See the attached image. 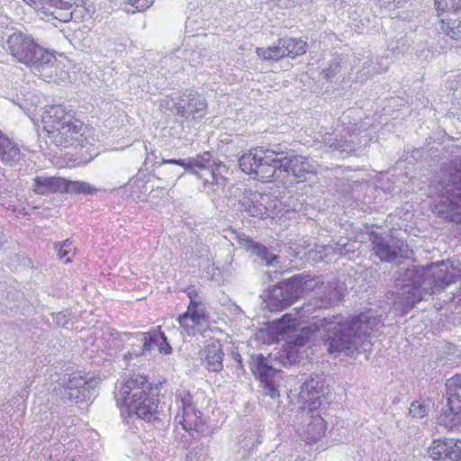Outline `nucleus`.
Here are the masks:
<instances>
[{
	"label": "nucleus",
	"mask_w": 461,
	"mask_h": 461,
	"mask_svg": "<svg viewBox=\"0 0 461 461\" xmlns=\"http://www.w3.org/2000/svg\"><path fill=\"white\" fill-rule=\"evenodd\" d=\"M291 314L283 316L278 324V330L283 335H287L286 339L289 345L304 346L310 339L311 335L315 331H324L326 333L325 345L330 353H344L347 356L363 348L366 350L369 345V339L374 330L380 326V319L372 315L370 312H362L359 315L353 316L349 321H342L339 317L320 318V315L311 314L308 321H314L310 326L303 327L299 330H294L293 335H288L294 323L291 322ZM300 318V312H298ZM294 322L295 319L292 320ZM307 321H304L306 322ZM292 354V346H289Z\"/></svg>",
	"instance_id": "1"
},
{
	"label": "nucleus",
	"mask_w": 461,
	"mask_h": 461,
	"mask_svg": "<svg viewBox=\"0 0 461 461\" xmlns=\"http://www.w3.org/2000/svg\"><path fill=\"white\" fill-rule=\"evenodd\" d=\"M326 389L324 381L316 377L303 382L298 393L290 390L288 394L292 401L297 397L298 402L303 403L296 416L297 431L309 443L318 441L326 431V422L318 410Z\"/></svg>",
	"instance_id": "2"
},
{
	"label": "nucleus",
	"mask_w": 461,
	"mask_h": 461,
	"mask_svg": "<svg viewBox=\"0 0 461 461\" xmlns=\"http://www.w3.org/2000/svg\"><path fill=\"white\" fill-rule=\"evenodd\" d=\"M9 53L20 63L44 78H50L55 56L43 49L28 34L14 32L6 40Z\"/></svg>",
	"instance_id": "3"
},
{
	"label": "nucleus",
	"mask_w": 461,
	"mask_h": 461,
	"mask_svg": "<svg viewBox=\"0 0 461 461\" xmlns=\"http://www.w3.org/2000/svg\"><path fill=\"white\" fill-rule=\"evenodd\" d=\"M282 151L275 149H256L254 152L242 155L239 159L240 169L265 182L279 181L287 184L281 168Z\"/></svg>",
	"instance_id": "4"
},
{
	"label": "nucleus",
	"mask_w": 461,
	"mask_h": 461,
	"mask_svg": "<svg viewBox=\"0 0 461 461\" xmlns=\"http://www.w3.org/2000/svg\"><path fill=\"white\" fill-rule=\"evenodd\" d=\"M434 294L431 282L422 280L420 271L413 267L407 268L404 273L396 279L394 290L391 292L394 306L402 312H408L415 303L424 298L426 294Z\"/></svg>",
	"instance_id": "5"
},
{
	"label": "nucleus",
	"mask_w": 461,
	"mask_h": 461,
	"mask_svg": "<svg viewBox=\"0 0 461 461\" xmlns=\"http://www.w3.org/2000/svg\"><path fill=\"white\" fill-rule=\"evenodd\" d=\"M316 285L317 282L308 276H294L272 289L267 307L272 312L282 311L303 296V293L313 291Z\"/></svg>",
	"instance_id": "6"
},
{
	"label": "nucleus",
	"mask_w": 461,
	"mask_h": 461,
	"mask_svg": "<svg viewBox=\"0 0 461 461\" xmlns=\"http://www.w3.org/2000/svg\"><path fill=\"white\" fill-rule=\"evenodd\" d=\"M40 122L43 131L59 145L70 144L83 130V123L79 120L69 117H41L33 120L35 126H39Z\"/></svg>",
	"instance_id": "7"
},
{
	"label": "nucleus",
	"mask_w": 461,
	"mask_h": 461,
	"mask_svg": "<svg viewBox=\"0 0 461 461\" xmlns=\"http://www.w3.org/2000/svg\"><path fill=\"white\" fill-rule=\"evenodd\" d=\"M317 285L313 290H316V296L308 303L303 304L300 310V318L303 321H309L311 314L319 312L321 309L331 306L341 300L344 288L338 282L324 284L315 279Z\"/></svg>",
	"instance_id": "8"
},
{
	"label": "nucleus",
	"mask_w": 461,
	"mask_h": 461,
	"mask_svg": "<svg viewBox=\"0 0 461 461\" xmlns=\"http://www.w3.org/2000/svg\"><path fill=\"white\" fill-rule=\"evenodd\" d=\"M449 397L447 407L442 409L438 422L447 429L461 423V375L448 379L446 384Z\"/></svg>",
	"instance_id": "9"
},
{
	"label": "nucleus",
	"mask_w": 461,
	"mask_h": 461,
	"mask_svg": "<svg viewBox=\"0 0 461 461\" xmlns=\"http://www.w3.org/2000/svg\"><path fill=\"white\" fill-rule=\"evenodd\" d=\"M33 190L39 194L49 193L90 194L95 189L86 182L69 181L58 176H37Z\"/></svg>",
	"instance_id": "10"
},
{
	"label": "nucleus",
	"mask_w": 461,
	"mask_h": 461,
	"mask_svg": "<svg viewBox=\"0 0 461 461\" xmlns=\"http://www.w3.org/2000/svg\"><path fill=\"white\" fill-rule=\"evenodd\" d=\"M249 366L251 372L259 379L264 393L273 399L279 396L275 380L279 369L273 366L272 357H265L262 354L253 355L250 357Z\"/></svg>",
	"instance_id": "11"
},
{
	"label": "nucleus",
	"mask_w": 461,
	"mask_h": 461,
	"mask_svg": "<svg viewBox=\"0 0 461 461\" xmlns=\"http://www.w3.org/2000/svg\"><path fill=\"white\" fill-rule=\"evenodd\" d=\"M422 280H429L434 293L439 291L461 277V269L455 267L449 261L434 263L428 269H419Z\"/></svg>",
	"instance_id": "12"
},
{
	"label": "nucleus",
	"mask_w": 461,
	"mask_h": 461,
	"mask_svg": "<svg viewBox=\"0 0 461 461\" xmlns=\"http://www.w3.org/2000/svg\"><path fill=\"white\" fill-rule=\"evenodd\" d=\"M165 164H176L182 167L185 170L190 171L193 174L199 176L195 168L200 170H205L211 168L210 177L204 178V184L211 183L216 185H224L225 178L220 175H217L214 169L212 167L214 161L212 160V155L210 152H203L194 158H188L186 159H163L160 165Z\"/></svg>",
	"instance_id": "13"
},
{
	"label": "nucleus",
	"mask_w": 461,
	"mask_h": 461,
	"mask_svg": "<svg viewBox=\"0 0 461 461\" xmlns=\"http://www.w3.org/2000/svg\"><path fill=\"white\" fill-rule=\"evenodd\" d=\"M97 385L96 379H86L78 374H72L64 388L63 395L68 401L76 403L89 401L94 396Z\"/></svg>",
	"instance_id": "14"
},
{
	"label": "nucleus",
	"mask_w": 461,
	"mask_h": 461,
	"mask_svg": "<svg viewBox=\"0 0 461 461\" xmlns=\"http://www.w3.org/2000/svg\"><path fill=\"white\" fill-rule=\"evenodd\" d=\"M176 403L182 409V414H177L179 423L185 430L202 431L203 428V418L193 404L192 396L186 390H177L176 393Z\"/></svg>",
	"instance_id": "15"
},
{
	"label": "nucleus",
	"mask_w": 461,
	"mask_h": 461,
	"mask_svg": "<svg viewBox=\"0 0 461 461\" xmlns=\"http://www.w3.org/2000/svg\"><path fill=\"white\" fill-rule=\"evenodd\" d=\"M440 193V203L446 207V212L461 215V168L449 174L447 182L442 184Z\"/></svg>",
	"instance_id": "16"
},
{
	"label": "nucleus",
	"mask_w": 461,
	"mask_h": 461,
	"mask_svg": "<svg viewBox=\"0 0 461 461\" xmlns=\"http://www.w3.org/2000/svg\"><path fill=\"white\" fill-rule=\"evenodd\" d=\"M437 15L439 18L438 27L437 30L448 37H458L461 35V20L455 28L447 25V20L454 18L461 14V0H433Z\"/></svg>",
	"instance_id": "17"
},
{
	"label": "nucleus",
	"mask_w": 461,
	"mask_h": 461,
	"mask_svg": "<svg viewBox=\"0 0 461 461\" xmlns=\"http://www.w3.org/2000/svg\"><path fill=\"white\" fill-rule=\"evenodd\" d=\"M150 388L146 376L141 375H130L123 380L118 393V400H122L126 406L128 402L141 400L147 396Z\"/></svg>",
	"instance_id": "18"
},
{
	"label": "nucleus",
	"mask_w": 461,
	"mask_h": 461,
	"mask_svg": "<svg viewBox=\"0 0 461 461\" xmlns=\"http://www.w3.org/2000/svg\"><path fill=\"white\" fill-rule=\"evenodd\" d=\"M275 202L269 194L258 192L245 193L240 201L242 211L252 217L262 218L274 207Z\"/></svg>",
	"instance_id": "19"
},
{
	"label": "nucleus",
	"mask_w": 461,
	"mask_h": 461,
	"mask_svg": "<svg viewBox=\"0 0 461 461\" xmlns=\"http://www.w3.org/2000/svg\"><path fill=\"white\" fill-rule=\"evenodd\" d=\"M282 163L281 168L285 169L284 176L287 183H292L289 178L292 176L298 182H303L305 179L306 174L313 172V167L310 164L307 158L303 156H291L288 157L285 152L282 151Z\"/></svg>",
	"instance_id": "20"
},
{
	"label": "nucleus",
	"mask_w": 461,
	"mask_h": 461,
	"mask_svg": "<svg viewBox=\"0 0 461 461\" xmlns=\"http://www.w3.org/2000/svg\"><path fill=\"white\" fill-rule=\"evenodd\" d=\"M408 247L399 240H385L383 238L375 237L373 240L374 253L384 262H393L399 258H408Z\"/></svg>",
	"instance_id": "21"
},
{
	"label": "nucleus",
	"mask_w": 461,
	"mask_h": 461,
	"mask_svg": "<svg viewBox=\"0 0 461 461\" xmlns=\"http://www.w3.org/2000/svg\"><path fill=\"white\" fill-rule=\"evenodd\" d=\"M428 453L433 460L461 461V440H434Z\"/></svg>",
	"instance_id": "22"
},
{
	"label": "nucleus",
	"mask_w": 461,
	"mask_h": 461,
	"mask_svg": "<svg viewBox=\"0 0 461 461\" xmlns=\"http://www.w3.org/2000/svg\"><path fill=\"white\" fill-rule=\"evenodd\" d=\"M122 340L131 347V350L125 355V358H132V357H140L145 352L151 351L154 348V344L158 342V335L150 332L124 333Z\"/></svg>",
	"instance_id": "23"
},
{
	"label": "nucleus",
	"mask_w": 461,
	"mask_h": 461,
	"mask_svg": "<svg viewBox=\"0 0 461 461\" xmlns=\"http://www.w3.org/2000/svg\"><path fill=\"white\" fill-rule=\"evenodd\" d=\"M125 407L130 416L135 414L139 419L148 422L158 419V400L154 397L145 396L141 400L128 402Z\"/></svg>",
	"instance_id": "24"
},
{
	"label": "nucleus",
	"mask_w": 461,
	"mask_h": 461,
	"mask_svg": "<svg viewBox=\"0 0 461 461\" xmlns=\"http://www.w3.org/2000/svg\"><path fill=\"white\" fill-rule=\"evenodd\" d=\"M238 240L255 260L265 266H275L279 263L278 257L268 250L264 245L251 240L245 235L238 236Z\"/></svg>",
	"instance_id": "25"
},
{
	"label": "nucleus",
	"mask_w": 461,
	"mask_h": 461,
	"mask_svg": "<svg viewBox=\"0 0 461 461\" xmlns=\"http://www.w3.org/2000/svg\"><path fill=\"white\" fill-rule=\"evenodd\" d=\"M204 312L201 309H196L194 302L187 306L186 312L177 317V322L181 329V333L188 336H194L196 333V326L202 324L204 321Z\"/></svg>",
	"instance_id": "26"
},
{
	"label": "nucleus",
	"mask_w": 461,
	"mask_h": 461,
	"mask_svg": "<svg viewBox=\"0 0 461 461\" xmlns=\"http://www.w3.org/2000/svg\"><path fill=\"white\" fill-rule=\"evenodd\" d=\"M23 158L19 146L0 131V160L10 167L15 166Z\"/></svg>",
	"instance_id": "27"
},
{
	"label": "nucleus",
	"mask_w": 461,
	"mask_h": 461,
	"mask_svg": "<svg viewBox=\"0 0 461 461\" xmlns=\"http://www.w3.org/2000/svg\"><path fill=\"white\" fill-rule=\"evenodd\" d=\"M201 358H204L206 368L211 372H219L222 369V349L218 340L210 341L204 349L200 352Z\"/></svg>",
	"instance_id": "28"
},
{
	"label": "nucleus",
	"mask_w": 461,
	"mask_h": 461,
	"mask_svg": "<svg viewBox=\"0 0 461 461\" xmlns=\"http://www.w3.org/2000/svg\"><path fill=\"white\" fill-rule=\"evenodd\" d=\"M349 140H346L342 136L339 138L338 135L329 134L324 138V144L330 151L338 150L340 153L356 154L360 148L356 147L355 139H357V137L349 135Z\"/></svg>",
	"instance_id": "29"
},
{
	"label": "nucleus",
	"mask_w": 461,
	"mask_h": 461,
	"mask_svg": "<svg viewBox=\"0 0 461 461\" xmlns=\"http://www.w3.org/2000/svg\"><path fill=\"white\" fill-rule=\"evenodd\" d=\"M80 1L81 0H50L48 7L50 12L48 14L60 21L68 22L72 19V12H69V10L73 6H78Z\"/></svg>",
	"instance_id": "30"
},
{
	"label": "nucleus",
	"mask_w": 461,
	"mask_h": 461,
	"mask_svg": "<svg viewBox=\"0 0 461 461\" xmlns=\"http://www.w3.org/2000/svg\"><path fill=\"white\" fill-rule=\"evenodd\" d=\"M179 102L185 105L184 113L194 114L204 112L206 108L205 99L196 93L190 92L179 97Z\"/></svg>",
	"instance_id": "31"
},
{
	"label": "nucleus",
	"mask_w": 461,
	"mask_h": 461,
	"mask_svg": "<svg viewBox=\"0 0 461 461\" xmlns=\"http://www.w3.org/2000/svg\"><path fill=\"white\" fill-rule=\"evenodd\" d=\"M279 44L283 49L284 57L295 58L306 50V42L300 39H280Z\"/></svg>",
	"instance_id": "32"
},
{
	"label": "nucleus",
	"mask_w": 461,
	"mask_h": 461,
	"mask_svg": "<svg viewBox=\"0 0 461 461\" xmlns=\"http://www.w3.org/2000/svg\"><path fill=\"white\" fill-rule=\"evenodd\" d=\"M257 55L261 58L263 60H274L277 61L284 57V51L279 44V41H277V45L270 46L268 48H257L256 49Z\"/></svg>",
	"instance_id": "33"
},
{
	"label": "nucleus",
	"mask_w": 461,
	"mask_h": 461,
	"mask_svg": "<svg viewBox=\"0 0 461 461\" xmlns=\"http://www.w3.org/2000/svg\"><path fill=\"white\" fill-rule=\"evenodd\" d=\"M160 113H173V114H180L185 112V105L179 102H176L173 98L167 97L166 99L160 102Z\"/></svg>",
	"instance_id": "34"
},
{
	"label": "nucleus",
	"mask_w": 461,
	"mask_h": 461,
	"mask_svg": "<svg viewBox=\"0 0 461 461\" xmlns=\"http://www.w3.org/2000/svg\"><path fill=\"white\" fill-rule=\"evenodd\" d=\"M409 413L413 418H423L428 414V406L417 401L413 402L410 406Z\"/></svg>",
	"instance_id": "35"
},
{
	"label": "nucleus",
	"mask_w": 461,
	"mask_h": 461,
	"mask_svg": "<svg viewBox=\"0 0 461 461\" xmlns=\"http://www.w3.org/2000/svg\"><path fill=\"white\" fill-rule=\"evenodd\" d=\"M158 335V342L157 344H154L155 346H158V350L160 353H164L166 355H168L172 352V348L167 341V338L163 332L158 330V332H155Z\"/></svg>",
	"instance_id": "36"
},
{
	"label": "nucleus",
	"mask_w": 461,
	"mask_h": 461,
	"mask_svg": "<svg viewBox=\"0 0 461 461\" xmlns=\"http://www.w3.org/2000/svg\"><path fill=\"white\" fill-rule=\"evenodd\" d=\"M72 110L62 104H51L46 106V113H53V115H68Z\"/></svg>",
	"instance_id": "37"
},
{
	"label": "nucleus",
	"mask_w": 461,
	"mask_h": 461,
	"mask_svg": "<svg viewBox=\"0 0 461 461\" xmlns=\"http://www.w3.org/2000/svg\"><path fill=\"white\" fill-rule=\"evenodd\" d=\"M71 319V312L64 310L54 315V321L58 326L66 327Z\"/></svg>",
	"instance_id": "38"
},
{
	"label": "nucleus",
	"mask_w": 461,
	"mask_h": 461,
	"mask_svg": "<svg viewBox=\"0 0 461 461\" xmlns=\"http://www.w3.org/2000/svg\"><path fill=\"white\" fill-rule=\"evenodd\" d=\"M27 5H31L36 10H42L43 13L48 14L50 12L48 7L50 0H23Z\"/></svg>",
	"instance_id": "39"
},
{
	"label": "nucleus",
	"mask_w": 461,
	"mask_h": 461,
	"mask_svg": "<svg viewBox=\"0 0 461 461\" xmlns=\"http://www.w3.org/2000/svg\"><path fill=\"white\" fill-rule=\"evenodd\" d=\"M70 245L71 242L68 240L63 241L62 244L59 245V248L57 249V253L59 258H63L69 255L71 249H68V247H70Z\"/></svg>",
	"instance_id": "40"
},
{
	"label": "nucleus",
	"mask_w": 461,
	"mask_h": 461,
	"mask_svg": "<svg viewBox=\"0 0 461 461\" xmlns=\"http://www.w3.org/2000/svg\"><path fill=\"white\" fill-rule=\"evenodd\" d=\"M188 297L190 298V303L192 304L194 302V305L196 309H199V304L201 303V298L198 296V293L194 288H190L187 292Z\"/></svg>",
	"instance_id": "41"
},
{
	"label": "nucleus",
	"mask_w": 461,
	"mask_h": 461,
	"mask_svg": "<svg viewBox=\"0 0 461 461\" xmlns=\"http://www.w3.org/2000/svg\"><path fill=\"white\" fill-rule=\"evenodd\" d=\"M460 20H461V14H457L454 18H451L449 20L447 19L446 22H447V25L449 27L448 30H451V28L456 27ZM450 38L454 39V40H461V35L458 37L456 36V37H450Z\"/></svg>",
	"instance_id": "42"
},
{
	"label": "nucleus",
	"mask_w": 461,
	"mask_h": 461,
	"mask_svg": "<svg viewBox=\"0 0 461 461\" xmlns=\"http://www.w3.org/2000/svg\"><path fill=\"white\" fill-rule=\"evenodd\" d=\"M133 6L136 7L138 11H142L148 8L151 5V1L145 0V2L142 4L140 3V0H131Z\"/></svg>",
	"instance_id": "43"
},
{
	"label": "nucleus",
	"mask_w": 461,
	"mask_h": 461,
	"mask_svg": "<svg viewBox=\"0 0 461 461\" xmlns=\"http://www.w3.org/2000/svg\"><path fill=\"white\" fill-rule=\"evenodd\" d=\"M70 261H71L70 258H68L66 259V263H68V262H70Z\"/></svg>",
	"instance_id": "44"
}]
</instances>
